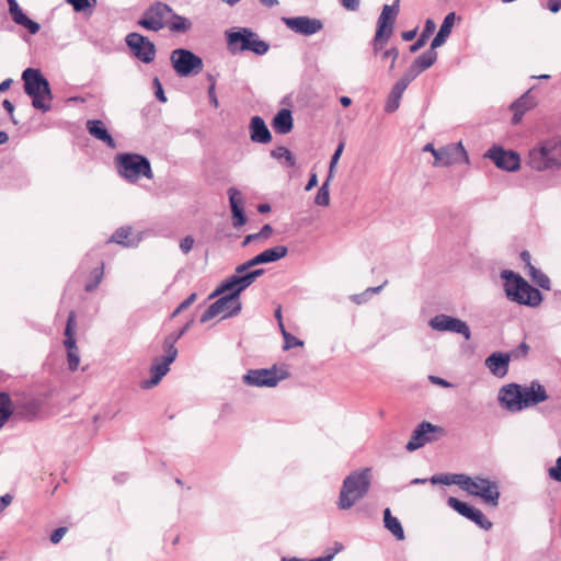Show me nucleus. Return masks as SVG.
Masks as SVG:
<instances>
[{
  "label": "nucleus",
  "mask_w": 561,
  "mask_h": 561,
  "mask_svg": "<svg viewBox=\"0 0 561 561\" xmlns=\"http://www.w3.org/2000/svg\"><path fill=\"white\" fill-rule=\"evenodd\" d=\"M370 469L363 468L347 474L342 483L336 506L341 511H347L363 500L370 489Z\"/></svg>",
  "instance_id": "obj_1"
},
{
  "label": "nucleus",
  "mask_w": 561,
  "mask_h": 561,
  "mask_svg": "<svg viewBox=\"0 0 561 561\" xmlns=\"http://www.w3.org/2000/svg\"><path fill=\"white\" fill-rule=\"evenodd\" d=\"M526 163L539 172L561 168V137L539 140L529 149Z\"/></svg>",
  "instance_id": "obj_2"
},
{
  "label": "nucleus",
  "mask_w": 561,
  "mask_h": 561,
  "mask_svg": "<svg viewBox=\"0 0 561 561\" xmlns=\"http://www.w3.org/2000/svg\"><path fill=\"white\" fill-rule=\"evenodd\" d=\"M22 80L24 92L32 99L33 107L43 113L49 112L53 93L48 80L42 72L35 68H26L22 72Z\"/></svg>",
  "instance_id": "obj_3"
},
{
  "label": "nucleus",
  "mask_w": 561,
  "mask_h": 561,
  "mask_svg": "<svg viewBox=\"0 0 561 561\" xmlns=\"http://www.w3.org/2000/svg\"><path fill=\"white\" fill-rule=\"evenodd\" d=\"M501 277L505 280L506 296L512 301L529 307H536L542 301L540 290L533 287L519 274L510 270H503Z\"/></svg>",
  "instance_id": "obj_4"
},
{
  "label": "nucleus",
  "mask_w": 561,
  "mask_h": 561,
  "mask_svg": "<svg viewBox=\"0 0 561 561\" xmlns=\"http://www.w3.org/2000/svg\"><path fill=\"white\" fill-rule=\"evenodd\" d=\"M501 277L505 280L506 296L512 301L529 307H536L542 301L540 290L533 287L519 274L510 270H503Z\"/></svg>",
  "instance_id": "obj_5"
},
{
  "label": "nucleus",
  "mask_w": 561,
  "mask_h": 561,
  "mask_svg": "<svg viewBox=\"0 0 561 561\" xmlns=\"http://www.w3.org/2000/svg\"><path fill=\"white\" fill-rule=\"evenodd\" d=\"M114 161L118 175L128 183L135 184L141 178L148 180L153 178L150 161L142 154L130 152L118 153Z\"/></svg>",
  "instance_id": "obj_6"
},
{
  "label": "nucleus",
  "mask_w": 561,
  "mask_h": 561,
  "mask_svg": "<svg viewBox=\"0 0 561 561\" xmlns=\"http://www.w3.org/2000/svg\"><path fill=\"white\" fill-rule=\"evenodd\" d=\"M226 41L229 51L237 55L243 51H251L263 56L270 49V44L248 27L232 28L226 32Z\"/></svg>",
  "instance_id": "obj_7"
},
{
  "label": "nucleus",
  "mask_w": 561,
  "mask_h": 561,
  "mask_svg": "<svg viewBox=\"0 0 561 561\" xmlns=\"http://www.w3.org/2000/svg\"><path fill=\"white\" fill-rule=\"evenodd\" d=\"M241 293L238 287L227 286V279L224 280L210 295V297H220L205 310L203 316H237L242 309Z\"/></svg>",
  "instance_id": "obj_8"
},
{
  "label": "nucleus",
  "mask_w": 561,
  "mask_h": 561,
  "mask_svg": "<svg viewBox=\"0 0 561 561\" xmlns=\"http://www.w3.org/2000/svg\"><path fill=\"white\" fill-rule=\"evenodd\" d=\"M463 491L470 495L480 497L485 504L496 507L500 502V485L497 481L482 476L466 477Z\"/></svg>",
  "instance_id": "obj_9"
},
{
  "label": "nucleus",
  "mask_w": 561,
  "mask_h": 561,
  "mask_svg": "<svg viewBox=\"0 0 561 561\" xmlns=\"http://www.w3.org/2000/svg\"><path fill=\"white\" fill-rule=\"evenodd\" d=\"M423 151L431 152L434 157V167H449L451 164L465 163L469 164V156L461 141L448 144L446 146L435 148L428 142L423 147Z\"/></svg>",
  "instance_id": "obj_10"
},
{
  "label": "nucleus",
  "mask_w": 561,
  "mask_h": 561,
  "mask_svg": "<svg viewBox=\"0 0 561 561\" xmlns=\"http://www.w3.org/2000/svg\"><path fill=\"white\" fill-rule=\"evenodd\" d=\"M289 376L287 368L274 365L271 368L250 369L243 375L242 380L248 386L273 388Z\"/></svg>",
  "instance_id": "obj_11"
},
{
  "label": "nucleus",
  "mask_w": 561,
  "mask_h": 561,
  "mask_svg": "<svg viewBox=\"0 0 561 561\" xmlns=\"http://www.w3.org/2000/svg\"><path fill=\"white\" fill-rule=\"evenodd\" d=\"M445 434L446 431L444 427L423 421L412 431L411 438L407 443L405 449L410 453L415 451L426 444L440 439Z\"/></svg>",
  "instance_id": "obj_12"
},
{
  "label": "nucleus",
  "mask_w": 561,
  "mask_h": 561,
  "mask_svg": "<svg viewBox=\"0 0 561 561\" xmlns=\"http://www.w3.org/2000/svg\"><path fill=\"white\" fill-rule=\"evenodd\" d=\"M171 13L170 5L157 1L145 10L137 24L148 31L159 32L167 26Z\"/></svg>",
  "instance_id": "obj_13"
},
{
  "label": "nucleus",
  "mask_w": 561,
  "mask_h": 561,
  "mask_svg": "<svg viewBox=\"0 0 561 561\" xmlns=\"http://www.w3.org/2000/svg\"><path fill=\"white\" fill-rule=\"evenodd\" d=\"M170 60L174 71L180 77L198 73L204 66L202 58L186 48L174 49L171 53Z\"/></svg>",
  "instance_id": "obj_14"
},
{
  "label": "nucleus",
  "mask_w": 561,
  "mask_h": 561,
  "mask_svg": "<svg viewBox=\"0 0 561 561\" xmlns=\"http://www.w3.org/2000/svg\"><path fill=\"white\" fill-rule=\"evenodd\" d=\"M162 355L156 356L152 359L149 370L150 378L141 380V389L147 390L157 386L162 380V378L170 371V365L176 359L179 353L178 350L169 351L167 348H162Z\"/></svg>",
  "instance_id": "obj_15"
},
{
  "label": "nucleus",
  "mask_w": 561,
  "mask_h": 561,
  "mask_svg": "<svg viewBox=\"0 0 561 561\" xmlns=\"http://www.w3.org/2000/svg\"><path fill=\"white\" fill-rule=\"evenodd\" d=\"M125 43L131 54L144 64H150L156 57V46L146 36L133 32L125 37Z\"/></svg>",
  "instance_id": "obj_16"
},
{
  "label": "nucleus",
  "mask_w": 561,
  "mask_h": 561,
  "mask_svg": "<svg viewBox=\"0 0 561 561\" xmlns=\"http://www.w3.org/2000/svg\"><path fill=\"white\" fill-rule=\"evenodd\" d=\"M484 157L491 159L499 169L504 171L514 172L520 167L519 154L512 150H504L502 147L490 148Z\"/></svg>",
  "instance_id": "obj_17"
},
{
  "label": "nucleus",
  "mask_w": 561,
  "mask_h": 561,
  "mask_svg": "<svg viewBox=\"0 0 561 561\" xmlns=\"http://www.w3.org/2000/svg\"><path fill=\"white\" fill-rule=\"evenodd\" d=\"M522 385L508 383L500 388L497 400L500 405L508 412L523 411Z\"/></svg>",
  "instance_id": "obj_18"
},
{
  "label": "nucleus",
  "mask_w": 561,
  "mask_h": 561,
  "mask_svg": "<svg viewBox=\"0 0 561 561\" xmlns=\"http://www.w3.org/2000/svg\"><path fill=\"white\" fill-rule=\"evenodd\" d=\"M447 504L449 507L455 510L461 516L473 522L480 528H482L484 530H489L492 528V523L484 516V514L480 510L472 507L469 504H467L454 496L448 497Z\"/></svg>",
  "instance_id": "obj_19"
},
{
  "label": "nucleus",
  "mask_w": 561,
  "mask_h": 561,
  "mask_svg": "<svg viewBox=\"0 0 561 561\" xmlns=\"http://www.w3.org/2000/svg\"><path fill=\"white\" fill-rule=\"evenodd\" d=\"M282 21L290 31L305 36H311L323 28L321 20L306 15L294 18L284 16Z\"/></svg>",
  "instance_id": "obj_20"
},
{
  "label": "nucleus",
  "mask_w": 561,
  "mask_h": 561,
  "mask_svg": "<svg viewBox=\"0 0 561 561\" xmlns=\"http://www.w3.org/2000/svg\"><path fill=\"white\" fill-rule=\"evenodd\" d=\"M537 99L531 94V89L526 91L517 100L510 105V111L513 113L512 124L519 125L524 115L537 106Z\"/></svg>",
  "instance_id": "obj_21"
},
{
  "label": "nucleus",
  "mask_w": 561,
  "mask_h": 561,
  "mask_svg": "<svg viewBox=\"0 0 561 561\" xmlns=\"http://www.w3.org/2000/svg\"><path fill=\"white\" fill-rule=\"evenodd\" d=\"M399 13V0H396L392 4H385L382 11L377 21V38L379 39L382 35H392L393 23Z\"/></svg>",
  "instance_id": "obj_22"
},
{
  "label": "nucleus",
  "mask_w": 561,
  "mask_h": 561,
  "mask_svg": "<svg viewBox=\"0 0 561 561\" xmlns=\"http://www.w3.org/2000/svg\"><path fill=\"white\" fill-rule=\"evenodd\" d=\"M428 325L436 331L456 332L463 335L466 340L470 339L469 327L458 318H431Z\"/></svg>",
  "instance_id": "obj_23"
},
{
  "label": "nucleus",
  "mask_w": 561,
  "mask_h": 561,
  "mask_svg": "<svg viewBox=\"0 0 561 561\" xmlns=\"http://www.w3.org/2000/svg\"><path fill=\"white\" fill-rule=\"evenodd\" d=\"M523 410L538 405L548 399L545 387L539 381H531L529 385L522 386Z\"/></svg>",
  "instance_id": "obj_24"
},
{
  "label": "nucleus",
  "mask_w": 561,
  "mask_h": 561,
  "mask_svg": "<svg viewBox=\"0 0 561 561\" xmlns=\"http://www.w3.org/2000/svg\"><path fill=\"white\" fill-rule=\"evenodd\" d=\"M510 362V353L493 352L485 358L484 365L493 376L504 378L508 373Z\"/></svg>",
  "instance_id": "obj_25"
},
{
  "label": "nucleus",
  "mask_w": 561,
  "mask_h": 561,
  "mask_svg": "<svg viewBox=\"0 0 561 561\" xmlns=\"http://www.w3.org/2000/svg\"><path fill=\"white\" fill-rule=\"evenodd\" d=\"M141 241L142 232L134 234L130 226H123L114 231L107 242L134 249L137 248Z\"/></svg>",
  "instance_id": "obj_26"
},
{
  "label": "nucleus",
  "mask_w": 561,
  "mask_h": 561,
  "mask_svg": "<svg viewBox=\"0 0 561 561\" xmlns=\"http://www.w3.org/2000/svg\"><path fill=\"white\" fill-rule=\"evenodd\" d=\"M88 133L96 140L105 144L111 149H116L117 144L108 131L105 123L101 119H88L85 123Z\"/></svg>",
  "instance_id": "obj_27"
},
{
  "label": "nucleus",
  "mask_w": 561,
  "mask_h": 561,
  "mask_svg": "<svg viewBox=\"0 0 561 561\" xmlns=\"http://www.w3.org/2000/svg\"><path fill=\"white\" fill-rule=\"evenodd\" d=\"M264 274L263 268L247 270V272L238 273L237 268L234 273L227 278V286L238 287L239 290L243 291L251 286L257 277Z\"/></svg>",
  "instance_id": "obj_28"
},
{
  "label": "nucleus",
  "mask_w": 561,
  "mask_h": 561,
  "mask_svg": "<svg viewBox=\"0 0 561 561\" xmlns=\"http://www.w3.org/2000/svg\"><path fill=\"white\" fill-rule=\"evenodd\" d=\"M250 139L256 144H268L272 140V134L261 116H253L249 124Z\"/></svg>",
  "instance_id": "obj_29"
},
{
  "label": "nucleus",
  "mask_w": 561,
  "mask_h": 561,
  "mask_svg": "<svg viewBox=\"0 0 561 561\" xmlns=\"http://www.w3.org/2000/svg\"><path fill=\"white\" fill-rule=\"evenodd\" d=\"M9 12L12 15L14 23L25 27L31 34H36L41 26L37 22L30 19L20 8L16 0H7Z\"/></svg>",
  "instance_id": "obj_30"
},
{
  "label": "nucleus",
  "mask_w": 561,
  "mask_h": 561,
  "mask_svg": "<svg viewBox=\"0 0 561 561\" xmlns=\"http://www.w3.org/2000/svg\"><path fill=\"white\" fill-rule=\"evenodd\" d=\"M294 121L291 112L288 108L279 110L272 121V127L277 134L286 135L291 131Z\"/></svg>",
  "instance_id": "obj_31"
},
{
  "label": "nucleus",
  "mask_w": 561,
  "mask_h": 561,
  "mask_svg": "<svg viewBox=\"0 0 561 561\" xmlns=\"http://www.w3.org/2000/svg\"><path fill=\"white\" fill-rule=\"evenodd\" d=\"M455 21H456L455 12H450L444 18V21H443L437 34L435 35V37L433 38V41L431 43L432 48H438L445 44V42L447 41L448 36L451 33V28L455 24Z\"/></svg>",
  "instance_id": "obj_32"
},
{
  "label": "nucleus",
  "mask_w": 561,
  "mask_h": 561,
  "mask_svg": "<svg viewBox=\"0 0 561 561\" xmlns=\"http://www.w3.org/2000/svg\"><path fill=\"white\" fill-rule=\"evenodd\" d=\"M383 524L386 529L389 530L397 540H403L405 538L400 520L391 515L390 508L383 511Z\"/></svg>",
  "instance_id": "obj_33"
},
{
  "label": "nucleus",
  "mask_w": 561,
  "mask_h": 561,
  "mask_svg": "<svg viewBox=\"0 0 561 561\" xmlns=\"http://www.w3.org/2000/svg\"><path fill=\"white\" fill-rule=\"evenodd\" d=\"M195 325H196V320L194 318H192L179 331L168 334L162 342V348H167L169 351L178 350L175 347V343L178 342V340L181 339L188 330L193 329Z\"/></svg>",
  "instance_id": "obj_34"
},
{
  "label": "nucleus",
  "mask_w": 561,
  "mask_h": 561,
  "mask_svg": "<svg viewBox=\"0 0 561 561\" xmlns=\"http://www.w3.org/2000/svg\"><path fill=\"white\" fill-rule=\"evenodd\" d=\"M104 275V264L101 263L100 265L93 267L90 272L88 277L84 280L83 289L85 293H91L100 285L102 278Z\"/></svg>",
  "instance_id": "obj_35"
},
{
  "label": "nucleus",
  "mask_w": 561,
  "mask_h": 561,
  "mask_svg": "<svg viewBox=\"0 0 561 561\" xmlns=\"http://www.w3.org/2000/svg\"><path fill=\"white\" fill-rule=\"evenodd\" d=\"M466 477H467V474H463V473L436 474V476H433L430 479V481L433 484H438V483L439 484H445V485L456 484V485L460 486L463 490L465 482H466Z\"/></svg>",
  "instance_id": "obj_36"
},
{
  "label": "nucleus",
  "mask_w": 561,
  "mask_h": 561,
  "mask_svg": "<svg viewBox=\"0 0 561 561\" xmlns=\"http://www.w3.org/2000/svg\"><path fill=\"white\" fill-rule=\"evenodd\" d=\"M435 49L436 48L431 47L428 50L424 51L417 58H415L412 64L416 66L421 72L431 68L437 60V53Z\"/></svg>",
  "instance_id": "obj_37"
},
{
  "label": "nucleus",
  "mask_w": 561,
  "mask_h": 561,
  "mask_svg": "<svg viewBox=\"0 0 561 561\" xmlns=\"http://www.w3.org/2000/svg\"><path fill=\"white\" fill-rule=\"evenodd\" d=\"M271 157L282 162L285 167L293 168L296 164V159L291 151L284 147L278 146L271 151Z\"/></svg>",
  "instance_id": "obj_38"
},
{
  "label": "nucleus",
  "mask_w": 561,
  "mask_h": 561,
  "mask_svg": "<svg viewBox=\"0 0 561 561\" xmlns=\"http://www.w3.org/2000/svg\"><path fill=\"white\" fill-rule=\"evenodd\" d=\"M170 16L173 20L171 22L168 21L167 26L172 33H185L192 27V23L188 19L175 14L173 11Z\"/></svg>",
  "instance_id": "obj_39"
},
{
  "label": "nucleus",
  "mask_w": 561,
  "mask_h": 561,
  "mask_svg": "<svg viewBox=\"0 0 561 561\" xmlns=\"http://www.w3.org/2000/svg\"><path fill=\"white\" fill-rule=\"evenodd\" d=\"M288 253V249L285 245H276L270 249L264 250L260 253L261 257H263V263H273L283 257H285Z\"/></svg>",
  "instance_id": "obj_40"
},
{
  "label": "nucleus",
  "mask_w": 561,
  "mask_h": 561,
  "mask_svg": "<svg viewBox=\"0 0 561 561\" xmlns=\"http://www.w3.org/2000/svg\"><path fill=\"white\" fill-rule=\"evenodd\" d=\"M382 288H383V285L376 286V287H368L359 294L350 295L348 300L355 305L367 304L375 295L379 294Z\"/></svg>",
  "instance_id": "obj_41"
},
{
  "label": "nucleus",
  "mask_w": 561,
  "mask_h": 561,
  "mask_svg": "<svg viewBox=\"0 0 561 561\" xmlns=\"http://www.w3.org/2000/svg\"><path fill=\"white\" fill-rule=\"evenodd\" d=\"M435 23L432 20H427L424 25V30L421 33L420 37L410 46L411 53H416L420 50L427 42L430 35L435 31Z\"/></svg>",
  "instance_id": "obj_42"
},
{
  "label": "nucleus",
  "mask_w": 561,
  "mask_h": 561,
  "mask_svg": "<svg viewBox=\"0 0 561 561\" xmlns=\"http://www.w3.org/2000/svg\"><path fill=\"white\" fill-rule=\"evenodd\" d=\"M13 413V405L8 393L0 392V430Z\"/></svg>",
  "instance_id": "obj_43"
},
{
  "label": "nucleus",
  "mask_w": 561,
  "mask_h": 561,
  "mask_svg": "<svg viewBox=\"0 0 561 561\" xmlns=\"http://www.w3.org/2000/svg\"><path fill=\"white\" fill-rule=\"evenodd\" d=\"M78 324L77 318H68L64 334V345L77 344Z\"/></svg>",
  "instance_id": "obj_44"
},
{
  "label": "nucleus",
  "mask_w": 561,
  "mask_h": 561,
  "mask_svg": "<svg viewBox=\"0 0 561 561\" xmlns=\"http://www.w3.org/2000/svg\"><path fill=\"white\" fill-rule=\"evenodd\" d=\"M78 324L77 318H68L64 334V345L77 344Z\"/></svg>",
  "instance_id": "obj_45"
},
{
  "label": "nucleus",
  "mask_w": 561,
  "mask_h": 561,
  "mask_svg": "<svg viewBox=\"0 0 561 561\" xmlns=\"http://www.w3.org/2000/svg\"><path fill=\"white\" fill-rule=\"evenodd\" d=\"M402 94H403V91L396 88L394 85L392 87V89L388 95V99L386 101V104H385V111L387 113H393L394 111H397L399 108Z\"/></svg>",
  "instance_id": "obj_46"
},
{
  "label": "nucleus",
  "mask_w": 561,
  "mask_h": 561,
  "mask_svg": "<svg viewBox=\"0 0 561 561\" xmlns=\"http://www.w3.org/2000/svg\"><path fill=\"white\" fill-rule=\"evenodd\" d=\"M277 320H278V324H279V328H280V331H282V334L284 337V350H289V348H293L296 346H301L302 341L298 340L297 337H295L294 335H291L289 332L286 331L284 323L282 321L283 318H277Z\"/></svg>",
  "instance_id": "obj_47"
},
{
  "label": "nucleus",
  "mask_w": 561,
  "mask_h": 561,
  "mask_svg": "<svg viewBox=\"0 0 561 561\" xmlns=\"http://www.w3.org/2000/svg\"><path fill=\"white\" fill-rule=\"evenodd\" d=\"M67 350V363L70 370H76L80 363V354L77 344L65 345Z\"/></svg>",
  "instance_id": "obj_48"
},
{
  "label": "nucleus",
  "mask_w": 561,
  "mask_h": 561,
  "mask_svg": "<svg viewBox=\"0 0 561 561\" xmlns=\"http://www.w3.org/2000/svg\"><path fill=\"white\" fill-rule=\"evenodd\" d=\"M314 204L318 206H328L330 204V186L328 181H324L319 187L314 197Z\"/></svg>",
  "instance_id": "obj_49"
},
{
  "label": "nucleus",
  "mask_w": 561,
  "mask_h": 561,
  "mask_svg": "<svg viewBox=\"0 0 561 561\" xmlns=\"http://www.w3.org/2000/svg\"><path fill=\"white\" fill-rule=\"evenodd\" d=\"M273 232V228L271 225L266 224L262 227V229L256 232V233H251V234H248L243 242H242V245L245 247L248 245L249 243L253 242V241H256L259 239H262V238H267L271 236V233Z\"/></svg>",
  "instance_id": "obj_50"
},
{
  "label": "nucleus",
  "mask_w": 561,
  "mask_h": 561,
  "mask_svg": "<svg viewBox=\"0 0 561 561\" xmlns=\"http://www.w3.org/2000/svg\"><path fill=\"white\" fill-rule=\"evenodd\" d=\"M83 272L84 271L82 270L81 272L75 274L71 277V279H70V282H69V284H68V286L66 288V299L67 298H71V299L75 298L73 295H72V291H77L80 288L81 280H82L81 278L84 276Z\"/></svg>",
  "instance_id": "obj_51"
},
{
  "label": "nucleus",
  "mask_w": 561,
  "mask_h": 561,
  "mask_svg": "<svg viewBox=\"0 0 561 561\" xmlns=\"http://www.w3.org/2000/svg\"><path fill=\"white\" fill-rule=\"evenodd\" d=\"M421 312L423 316H427L430 313H436V316H445L444 313H440V309L438 307V302L435 298H430L424 300Z\"/></svg>",
  "instance_id": "obj_52"
},
{
  "label": "nucleus",
  "mask_w": 561,
  "mask_h": 561,
  "mask_svg": "<svg viewBox=\"0 0 561 561\" xmlns=\"http://www.w3.org/2000/svg\"><path fill=\"white\" fill-rule=\"evenodd\" d=\"M73 7L76 12H83L96 5V0H67Z\"/></svg>",
  "instance_id": "obj_53"
},
{
  "label": "nucleus",
  "mask_w": 561,
  "mask_h": 561,
  "mask_svg": "<svg viewBox=\"0 0 561 561\" xmlns=\"http://www.w3.org/2000/svg\"><path fill=\"white\" fill-rule=\"evenodd\" d=\"M231 213H232V226L234 228H239L245 224L247 218L243 213L242 206L233 205V209H231Z\"/></svg>",
  "instance_id": "obj_54"
},
{
  "label": "nucleus",
  "mask_w": 561,
  "mask_h": 561,
  "mask_svg": "<svg viewBox=\"0 0 561 561\" xmlns=\"http://www.w3.org/2000/svg\"><path fill=\"white\" fill-rule=\"evenodd\" d=\"M260 264H264V263H263V257H261V255L259 253L257 255L253 256L252 259L248 260L247 262L238 265L236 268H237L238 273H242V272H247V270H250L251 267L260 265Z\"/></svg>",
  "instance_id": "obj_55"
},
{
  "label": "nucleus",
  "mask_w": 561,
  "mask_h": 561,
  "mask_svg": "<svg viewBox=\"0 0 561 561\" xmlns=\"http://www.w3.org/2000/svg\"><path fill=\"white\" fill-rule=\"evenodd\" d=\"M208 79L210 80V85L208 88V98H209V103L215 107L217 108L219 106V102H218V98H217V94H216V80L213 76H209Z\"/></svg>",
  "instance_id": "obj_56"
},
{
  "label": "nucleus",
  "mask_w": 561,
  "mask_h": 561,
  "mask_svg": "<svg viewBox=\"0 0 561 561\" xmlns=\"http://www.w3.org/2000/svg\"><path fill=\"white\" fill-rule=\"evenodd\" d=\"M548 476L550 479L561 482V456L557 458L556 465L548 469Z\"/></svg>",
  "instance_id": "obj_57"
},
{
  "label": "nucleus",
  "mask_w": 561,
  "mask_h": 561,
  "mask_svg": "<svg viewBox=\"0 0 561 561\" xmlns=\"http://www.w3.org/2000/svg\"><path fill=\"white\" fill-rule=\"evenodd\" d=\"M196 300V294H191L187 298H185L171 313V316H179L182 311H184L187 307H190Z\"/></svg>",
  "instance_id": "obj_58"
},
{
  "label": "nucleus",
  "mask_w": 561,
  "mask_h": 561,
  "mask_svg": "<svg viewBox=\"0 0 561 561\" xmlns=\"http://www.w3.org/2000/svg\"><path fill=\"white\" fill-rule=\"evenodd\" d=\"M399 56V50L396 48V47H391L389 49H386L385 51H382L381 54V58L383 60H386L387 58H390L391 59V62H390V66H389V69L390 70H393L394 69V66H396V60Z\"/></svg>",
  "instance_id": "obj_59"
},
{
  "label": "nucleus",
  "mask_w": 561,
  "mask_h": 561,
  "mask_svg": "<svg viewBox=\"0 0 561 561\" xmlns=\"http://www.w3.org/2000/svg\"><path fill=\"white\" fill-rule=\"evenodd\" d=\"M228 195H229V204H230L231 209H233V205L242 206V199L240 196V192L236 187H230L228 190Z\"/></svg>",
  "instance_id": "obj_60"
},
{
  "label": "nucleus",
  "mask_w": 561,
  "mask_h": 561,
  "mask_svg": "<svg viewBox=\"0 0 561 561\" xmlns=\"http://www.w3.org/2000/svg\"><path fill=\"white\" fill-rule=\"evenodd\" d=\"M343 150H344V142H340L334 151V153L332 154L331 157V160H330V169L331 171H333L343 153Z\"/></svg>",
  "instance_id": "obj_61"
},
{
  "label": "nucleus",
  "mask_w": 561,
  "mask_h": 561,
  "mask_svg": "<svg viewBox=\"0 0 561 561\" xmlns=\"http://www.w3.org/2000/svg\"><path fill=\"white\" fill-rule=\"evenodd\" d=\"M536 285H538L542 289H549L550 288V279L549 277L543 274L541 271L538 273L536 278L533 280Z\"/></svg>",
  "instance_id": "obj_62"
},
{
  "label": "nucleus",
  "mask_w": 561,
  "mask_h": 561,
  "mask_svg": "<svg viewBox=\"0 0 561 561\" xmlns=\"http://www.w3.org/2000/svg\"><path fill=\"white\" fill-rule=\"evenodd\" d=\"M153 87H154L156 98L160 102L165 103L167 102V98L164 95V91H163L162 84H161V82H160V80L158 78L153 79Z\"/></svg>",
  "instance_id": "obj_63"
},
{
  "label": "nucleus",
  "mask_w": 561,
  "mask_h": 561,
  "mask_svg": "<svg viewBox=\"0 0 561 561\" xmlns=\"http://www.w3.org/2000/svg\"><path fill=\"white\" fill-rule=\"evenodd\" d=\"M194 245V239L192 236H186L180 242V249L184 254H187Z\"/></svg>",
  "instance_id": "obj_64"
}]
</instances>
